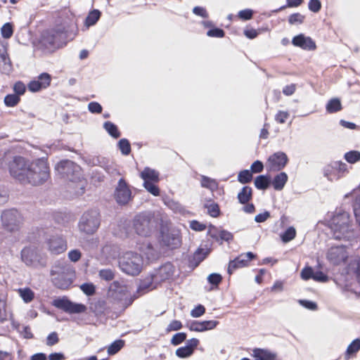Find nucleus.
Wrapping results in <instances>:
<instances>
[{
  "label": "nucleus",
  "instance_id": "nucleus-1",
  "mask_svg": "<svg viewBox=\"0 0 360 360\" xmlns=\"http://www.w3.org/2000/svg\"><path fill=\"white\" fill-rule=\"evenodd\" d=\"M56 171L67 179L70 191L75 195H80L84 193L86 181L83 178L82 169L70 160H62L56 166Z\"/></svg>",
  "mask_w": 360,
  "mask_h": 360
},
{
  "label": "nucleus",
  "instance_id": "nucleus-2",
  "mask_svg": "<svg viewBox=\"0 0 360 360\" xmlns=\"http://www.w3.org/2000/svg\"><path fill=\"white\" fill-rule=\"evenodd\" d=\"M330 229L335 239L349 242L351 246L357 242L359 233L353 228L347 212H343L335 215L332 219Z\"/></svg>",
  "mask_w": 360,
  "mask_h": 360
},
{
  "label": "nucleus",
  "instance_id": "nucleus-3",
  "mask_svg": "<svg viewBox=\"0 0 360 360\" xmlns=\"http://www.w3.org/2000/svg\"><path fill=\"white\" fill-rule=\"evenodd\" d=\"M25 184L34 186L42 184L50 176L49 167L46 160L41 158L30 162Z\"/></svg>",
  "mask_w": 360,
  "mask_h": 360
},
{
  "label": "nucleus",
  "instance_id": "nucleus-4",
  "mask_svg": "<svg viewBox=\"0 0 360 360\" xmlns=\"http://www.w3.org/2000/svg\"><path fill=\"white\" fill-rule=\"evenodd\" d=\"M334 281L345 291L360 295V271H339Z\"/></svg>",
  "mask_w": 360,
  "mask_h": 360
},
{
  "label": "nucleus",
  "instance_id": "nucleus-5",
  "mask_svg": "<svg viewBox=\"0 0 360 360\" xmlns=\"http://www.w3.org/2000/svg\"><path fill=\"white\" fill-rule=\"evenodd\" d=\"M30 161L21 156H15L8 162V167L11 175L25 184L27 180V171L30 166Z\"/></svg>",
  "mask_w": 360,
  "mask_h": 360
},
{
  "label": "nucleus",
  "instance_id": "nucleus-6",
  "mask_svg": "<svg viewBox=\"0 0 360 360\" xmlns=\"http://www.w3.org/2000/svg\"><path fill=\"white\" fill-rule=\"evenodd\" d=\"M99 226L100 217L97 210H90L84 213L78 224L80 232L87 235L94 234Z\"/></svg>",
  "mask_w": 360,
  "mask_h": 360
},
{
  "label": "nucleus",
  "instance_id": "nucleus-7",
  "mask_svg": "<svg viewBox=\"0 0 360 360\" xmlns=\"http://www.w3.org/2000/svg\"><path fill=\"white\" fill-rule=\"evenodd\" d=\"M118 264L121 270H141L144 260L141 255L129 251L120 257Z\"/></svg>",
  "mask_w": 360,
  "mask_h": 360
},
{
  "label": "nucleus",
  "instance_id": "nucleus-8",
  "mask_svg": "<svg viewBox=\"0 0 360 360\" xmlns=\"http://www.w3.org/2000/svg\"><path fill=\"white\" fill-rule=\"evenodd\" d=\"M152 218L153 214L150 212H141L134 217L133 228L139 236L143 237L150 236L153 230Z\"/></svg>",
  "mask_w": 360,
  "mask_h": 360
},
{
  "label": "nucleus",
  "instance_id": "nucleus-9",
  "mask_svg": "<svg viewBox=\"0 0 360 360\" xmlns=\"http://www.w3.org/2000/svg\"><path fill=\"white\" fill-rule=\"evenodd\" d=\"M21 259L27 266L34 268L41 267L44 264V259L34 245L27 246L22 250Z\"/></svg>",
  "mask_w": 360,
  "mask_h": 360
},
{
  "label": "nucleus",
  "instance_id": "nucleus-10",
  "mask_svg": "<svg viewBox=\"0 0 360 360\" xmlns=\"http://www.w3.org/2000/svg\"><path fill=\"white\" fill-rule=\"evenodd\" d=\"M52 305L69 314H79L86 309L85 305L71 302L66 297H58L52 302Z\"/></svg>",
  "mask_w": 360,
  "mask_h": 360
},
{
  "label": "nucleus",
  "instance_id": "nucleus-11",
  "mask_svg": "<svg viewBox=\"0 0 360 360\" xmlns=\"http://www.w3.org/2000/svg\"><path fill=\"white\" fill-rule=\"evenodd\" d=\"M326 257L332 264L340 265L348 258V252L345 245L333 246L328 250Z\"/></svg>",
  "mask_w": 360,
  "mask_h": 360
},
{
  "label": "nucleus",
  "instance_id": "nucleus-12",
  "mask_svg": "<svg viewBox=\"0 0 360 360\" xmlns=\"http://www.w3.org/2000/svg\"><path fill=\"white\" fill-rule=\"evenodd\" d=\"M288 161V158L286 154L278 151L269 157L266 167L269 171L278 172L285 167Z\"/></svg>",
  "mask_w": 360,
  "mask_h": 360
},
{
  "label": "nucleus",
  "instance_id": "nucleus-13",
  "mask_svg": "<svg viewBox=\"0 0 360 360\" xmlns=\"http://www.w3.org/2000/svg\"><path fill=\"white\" fill-rule=\"evenodd\" d=\"M3 226L10 231L15 230L20 222V214L17 210H8L1 214Z\"/></svg>",
  "mask_w": 360,
  "mask_h": 360
},
{
  "label": "nucleus",
  "instance_id": "nucleus-14",
  "mask_svg": "<svg viewBox=\"0 0 360 360\" xmlns=\"http://www.w3.org/2000/svg\"><path fill=\"white\" fill-rule=\"evenodd\" d=\"M115 198L120 205H126L131 199V191L123 179H120L115 191Z\"/></svg>",
  "mask_w": 360,
  "mask_h": 360
},
{
  "label": "nucleus",
  "instance_id": "nucleus-15",
  "mask_svg": "<svg viewBox=\"0 0 360 360\" xmlns=\"http://www.w3.org/2000/svg\"><path fill=\"white\" fill-rule=\"evenodd\" d=\"M63 34V32L60 30H46L41 34L40 43L43 46L49 49L51 46L58 44Z\"/></svg>",
  "mask_w": 360,
  "mask_h": 360
},
{
  "label": "nucleus",
  "instance_id": "nucleus-16",
  "mask_svg": "<svg viewBox=\"0 0 360 360\" xmlns=\"http://www.w3.org/2000/svg\"><path fill=\"white\" fill-rule=\"evenodd\" d=\"M48 250L53 255H59L67 249V243L59 236H52L46 240Z\"/></svg>",
  "mask_w": 360,
  "mask_h": 360
},
{
  "label": "nucleus",
  "instance_id": "nucleus-17",
  "mask_svg": "<svg viewBox=\"0 0 360 360\" xmlns=\"http://www.w3.org/2000/svg\"><path fill=\"white\" fill-rule=\"evenodd\" d=\"M255 257V255L248 252L245 254H241L233 260L230 261L229 264L228 270L233 269H242L246 267L249 262H250Z\"/></svg>",
  "mask_w": 360,
  "mask_h": 360
},
{
  "label": "nucleus",
  "instance_id": "nucleus-18",
  "mask_svg": "<svg viewBox=\"0 0 360 360\" xmlns=\"http://www.w3.org/2000/svg\"><path fill=\"white\" fill-rule=\"evenodd\" d=\"M11 69V63L7 54L6 46L0 39V71L4 74H8Z\"/></svg>",
  "mask_w": 360,
  "mask_h": 360
},
{
  "label": "nucleus",
  "instance_id": "nucleus-19",
  "mask_svg": "<svg viewBox=\"0 0 360 360\" xmlns=\"http://www.w3.org/2000/svg\"><path fill=\"white\" fill-rule=\"evenodd\" d=\"M218 323V321L213 320L203 321H194L188 324V328L192 331L203 332L214 329Z\"/></svg>",
  "mask_w": 360,
  "mask_h": 360
},
{
  "label": "nucleus",
  "instance_id": "nucleus-20",
  "mask_svg": "<svg viewBox=\"0 0 360 360\" xmlns=\"http://www.w3.org/2000/svg\"><path fill=\"white\" fill-rule=\"evenodd\" d=\"M292 43L295 46L300 47L305 50H314L316 48L315 42L309 37L300 34L293 37Z\"/></svg>",
  "mask_w": 360,
  "mask_h": 360
},
{
  "label": "nucleus",
  "instance_id": "nucleus-21",
  "mask_svg": "<svg viewBox=\"0 0 360 360\" xmlns=\"http://www.w3.org/2000/svg\"><path fill=\"white\" fill-rule=\"evenodd\" d=\"M157 278V274H148L144 280L141 281L138 287V292H143V293H144L146 290L155 288L156 283L159 282Z\"/></svg>",
  "mask_w": 360,
  "mask_h": 360
},
{
  "label": "nucleus",
  "instance_id": "nucleus-22",
  "mask_svg": "<svg viewBox=\"0 0 360 360\" xmlns=\"http://www.w3.org/2000/svg\"><path fill=\"white\" fill-rule=\"evenodd\" d=\"M53 284L58 288L67 289L72 284V279L67 277L63 271H54L52 274Z\"/></svg>",
  "mask_w": 360,
  "mask_h": 360
},
{
  "label": "nucleus",
  "instance_id": "nucleus-23",
  "mask_svg": "<svg viewBox=\"0 0 360 360\" xmlns=\"http://www.w3.org/2000/svg\"><path fill=\"white\" fill-rule=\"evenodd\" d=\"M210 250L207 248H199L189 260V266L195 268L208 255Z\"/></svg>",
  "mask_w": 360,
  "mask_h": 360
},
{
  "label": "nucleus",
  "instance_id": "nucleus-24",
  "mask_svg": "<svg viewBox=\"0 0 360 360\" xmlns=\"http://www.w3.org/2000/svg\"><path fill=\"white\" fill-rule=\"evenodd\" d=\"M162 243L172 248H176L180 245V239L178 233H162Z\"/></svg>",
  "mask_w": 360,
  "mask_h": 360
},
{
  "label": "nucleus",
  "instance_id": "nucleus-25",
  "mask_svg": "<svg viewBox=\"0 0 360 360\" xmlns=\"http://www.w3.org/2000/svg\"><path fill=\"white\" fill-rule=\"evenodd\" d=\"M252 356L255 360H276L275 353L264 349H255Z\"/></svg>",
  "mask_w": 360,
  "mask_h": 360
},
{
  "label": "nucleus",
  "instance_id": "nucleus-26",
  "mask_svg": "<svg viewBox=\"0 0 360 360\" xmlns=\"http://www.w3.org/2000/svg\"><path fill=\"white\" fill-rule=\"evenodd\" d=\"M360 351V338L354 339L347 347L344 357L345 360L356 356V354Z\"/></svg>",
  "mask_w": 360,
  "mask_h": 360
},
{
  "label": "nucleus",
  "instance_id": "nucleus-27",
  "mask_svg": "<svg viewBox=\"0 0 360 360\" xmlns=\"http://www.w3.org/2000/svg\"><path fill=\"white\" fill-rule=\"evenodd\" d=\"M143 182H158L160 181L159 172L156 170L146 167L141 173Z\"/></svg>",
  "mask_w": 360,
  "mask_h": 360
},
{
  "label": "nucleus",
  "instance_id": "nucleus-28",
  "mask_svg": "<svg viewBox=\"0 0 360 360\" xmlns=\"http://www.w3.org/2000/svg\"><path fill=\"white\" fill-rule=\"evenodd\" d=\"M288 176L285 172H281L276 175L271 182L274 188L281 191L287 183Z\"/></svg>",
  "mask_w": 360,
  "mask_h": 360
},
{
  "label": "nucleus",
  "instance_id": "nucleus-29",
  "mask_svg": "<svg viewBox=\"0 0 360 360\" xmlns=\"http://www.w3.org/2000/svg\"><path fill=\"white\" fill-rule=\"evenodd\" d=\"M141 251L146 255L148 261H153L158 256V252L153 248L151 244L147 243L144 245L141 248Z\"/></svg>",
  "mask_w": 360,
  "mask_h": 360
},
{
  "label": "nucleus",
  "instance_id": "nucleus-30",
  "mask_svg": "<svg viewBox=\"0 0 360 360\" xmlns=\"http://www.w3.org/2000/svg\"><path fill=\"white\" fill-rule=\"evenodd\" d=\"M17 291L25 303H30L34 297V292L29 288H19Z\"/></svg>",
  "mask_w": 360,
  "mask_h": 360
},
{
  "label": "nucleus",
  "instance_id": "nucleus-31",
  "mask_svg": "<svg viewBox=\"0 0 360 360\" xmlns=\"http://www.w3.org/2000/svg\"><path fill=\"white\" fill-rule=\"evenodd\" d=\"M252 188L249 186H244L238 194V199L241 204H245L252 198Z\"/></svg>",
  "mask_w": 360,
  "mask_h": 360
},
{
  "label": "nucleus",
  "instance_id": "nucleus-32",
  "mask_svg": "<svg viewBox=\"0 0 360 360\" xmlns=\"http://www.w3.org/2000/svg\"><path fill=\"white\" fill-rule=\"evenodd\" d=\"M270 184V179L265 175H259L255 179V186L259 190L266 189Z\"/></svg>",
  "mask_w": 360,
  "mask_h": 360
},
{
  "label": "nucleus",
  "instance_id": "nucleus-33",
  "mask_svg": "<svg viewBox=\"0 0 360 360\" xmlns=\"http://www.w3.org/2000/svg\"><path fill=\"white\" fill-rule=\"evenodd\" d=\"M326 110L329 113H334L342 109V105L340 99L335 98L330 99L326 104Z\"/></svg>",
  "mask_w": 360,
  "mask_h": 360
},
{
  "label": "nucleus",
  "instance_id": "nucleus-34",
  "mask_svg": "<svg viewBox=\"0 0 360 360\" xmlns=\"http://www.w3.org/2000/svg\"><path fill=\"white\" fill-rule=\"evenodd\" d=\"M103 128L105 131L114 139H117L120 136V132L117 127L112 122L108 121L103 124Z\"/></svg>",
  "mask_w": 360,
  "mask_h": 360
},
{
  "label": "nucleus",
  "instance_id": "nucleus-35",
  "mask_svg": "<svg viewBox=\"0 0 360 360\" xmlns=\"http://www.w3.org/2000/svg\"><path fill=\"white\" fill-rule=\"evenodd\" d=\"M118 248L114 245H106L101 250V253L107 258L115 257L118 254Z\"/></svg>",
  "mask_w": 360,
  "mask_h": 360
},
{
  "label": "nucleus",
  "instance_id": "nucleus-36",
  "mask_svg": "<svg viewBox=\"0 0 360 360\" xmlns=\"http://www.w3.org/2000/svg\"><path fill=\"white\" fill-rule=\"evenodd\" d=\"M200 184L202 187L207 188L211 191H214L218 188L217 181L206 176H201Z\"/></svg>",
  "mask_w": 360,
  "mask_h": 360
},
{
  "label": "nucleus",
  "instance_id": "nucleus-37",
  "mask_svg": "<svg viewBox=\"0 0 360 360\" xmlns=\"http://www.w3.org/2000/svg\"><path fill=\"white\" fill-rule=\"evenodd\" d=\"M101 17V12L98 10L91 11L87 15L85 24L87 27L94 25Z\"/></svg>",
  "mask_w": 360,
  "mask_h": 360
},
{
  "label": "nucleus",
  "instance_id": "nucleus-38",
  "mask_svg": "<svg viewBox=\"0 0 360 360\" xmlns=\"http://www.w3.org/2000/svg\"><path fill=\"white\" fill-rule=\"evenodd\" d=\"M204 206L207 210V212L211 217H217L219 215L220 211L219 205L213 201H207Z\"/></svg>",
  "mask_w": 360,
  "mask_h": 360
},
{
  "label": "nucleus",
  "instance_id": "nucleus-39",
  "mask_svg": "<svg viewBox=\"0 0 360 360\" xmlns=\"http://www.w3.org/2000/svg\"><path fill=\"white\" fill-rule=\"evenodd\" d=\"M296 236V230L294 227H288L283 233L281 234V238L283 243H288L293 240Z\"/></svg>",
  "mask_w": 360,
  "mask_h": 360
},
{
  "label": "nucleus",
  "instance_id": "nucleus-40",
  "mask_svg": "<svg viewBox=\"0 0 360 360\" xmlns=\"http://www.w3.org/2000/svg\"><path fill=\"white\" fill-rule=\"evenodd\" d=\"M344 158L347 162L354 164L360 160V152L357 150H351L346 153Z\"/></svg>",
  "mask_w": 360,
  "mask_h": 360
},
{
  "label": "nucleus",
  "instance_id": "nucleus-41",
  "mask_svg": "<svg viewBox=\"0 0 360 360\" xmlns=\"http://www.w3.org/2000/svg\"><path fill=\"white\" fill-rule=\"evenodd\" d=\"M124 344V342L122 340H115V342H113L108 348V354H115L123 347Z\"/></svg>",
  "mask_w": 360,
  "mask_h": 360
},
{
  "label": "nucleus",
  "instance_id": "nucleus-42",
  "mask_svg": "<svg viewBox=\"0 0 360 360\" xmlns=\"http://www.w3.org/2000/svg\"><path fill=\"white\" fill-rule=\"evenodd\" d=\"M252 179V174L248 169H245L239 172L238 175V180L241 184H247L251 181Z\"/></svg>",
  "mask_w": 360,
  "mask_h": 360
},
{
  "label": "nucleus",
  "instance_id": "nucleus-43",
  "mask_svg": "<svg viewBox=\"0 0 360 360\" xmlns=\"http://www.w3.org/2000/svg\"><path fill=\"white\" fill-rule=\"evenodd\" d=\"M157 182H143V187L146 190L151 193L154 196L160 195V189L158 186L155 185Z\"/></svg>",
  "mask_w": 360,
  "mask_h": 360
},
{
  "label": "nucleus",
  "instance_id": "nucleus-44",
  "mask_svg": "<svg viewBox=\"0 0 360 360\" xmlns=\"http://www.w3.org/2000/svg\"><path fill=\"white\" fill-rule=\"evenodd\" d=\"M193 352V351L185 345L184 347H181L176 350V355L181 359L188 358L191 356Z\"/></svg>",
  "mask_w": 360,
  "mask_h": 360
},
{
  "label": "nucleus",
  "instance_id": "nucleus-45",
  "mask_svg": "<svg viewBox=\"0 0 360 360\" xmlns=\"http://www.w3.org/2000/svg\"><path fill=\"white\" fill-rule=\"evenodd\" d=\"M20 101L19 96L17 94H8L4 98V103L6 106L13 107Z\"/></svg>",
  "mask_w": 360,
  "mask_h": 360
},
{
  "label": "nucleus",
  "instance_id": "nucleus-46",
  "mask_svg": "<svg viewBox=\"0 0 360 360\" xmlns=\"http://www.w3.org/2000/svg\"><path fill=\"white\" fill-rule=\"evenodd\" d=\"M118 147L123 155H129L131 152V146L129 141L126 139H122L118 142Z\"/></svg>",
  "mask_w": 360,
  "mask_h": 360
},
{
  "label": "nucleus",
  "instance_id": "nucleus-47",
  "mask_svg": "<svg viewBox=\"0 0 360 360\" xmlns=\"http://www.w3.org/2000/svg\"><path fill=\"white\" fill-rule=\"evenodd\" d=\"M37 81L43 89H46L50 85L51 76L48 73H41L37 77Z\"/></svg>",
  "mask_w": 360,
  "mask_h": 360
},
{
  "label": "nucleus",
  "instance_id": "nucleus-48",
  "mask_svg": "<svg viewBox=\"0 0 360 360\" xmlns=\"http://www.w3.org/2000/svg\"><path fill=\"white\" fill-rule=\"evenodd\" d=\"M221 231V229L210 224L208 227L207 235L216 241L219 242V233Z\"/></svg>",
  "mask_w": 360,
  "mask_h": 360
},
{
  "label": "nucleus",
  "instance_id": "nucleus-49",
  "mask_svg": "<svg viewBox=\"0 0 360 360\" xmlns=\"http://www.w3.org/2000/svg\"><path fill=\"white\" fill-rule=\"evenodd\" d=\"M1 35L5 39L11 37L13 33V27L11 23L7 22L3 25L1 30Z\"/></svg>",
  "mask_w": 360,
  "mask_h": 360
},
{
  "label": "nucleus",
  "instance_id": "nucleus-50",
  "mask_svg": "<svg viewBox=\"0 0 360 360\" xmlns=\"http://www.w3.org/2000/svg\"><path fill=\"white\" fill-rule=\"evenodd\" d=\"M165 204L168 206L170 209L173 210L176 212H180L182 210L181 206L177 202L171 200L169 198L163 199Z\"/></svg>",
  "mask_w": 360,
  "mask_h": 360
},
{
  "label": "nucleus",
  "instance_id": "nucleus-51",
  "mask_svg": "<svg viewBox=\"0 0 360 360\" xmlns=\"http://www.w3.org/2000/svg\"><path fill=\"white\" fill-rule=\"evenodd\" d=\"M304 16L299 13H293L289 16L288 22L291 25H300L303 22Z\"/></svg>",
  "mask_w": 360,
  "mask_h": 360
},
{
  "label": "nucleus",
  "instance_id": "nucleus-52",
  "mask_svg": "<svg viewBox=\"0 0 360 360\" xmlns=\"http://www.w3.org/2000/svg\"><path fill=\"white\" fill-rule=\"evenodd\" d=\"M349 270L360 271V257L359 256H352L349 259Z\"/></svg>",
  "mask_w": 360,
  "mask_h": 360
},
{
  "label": "nucleus",
  "instance_id": "nucleus-53",
  "mask_svg": "<svg viewBox=\"0 0 360 360\" xmlns=\"http://www.w3.org/2000/svg\"><path fill=\"white\" fill-rule=\"evenodd\" d=\"M298 302L303 307L311 311H316L318 309L317 304L313 301L307 300H299Z\"/></svg>",
  "mask_w": 360,
  "mask_h": 360
},
{
  "label": "nucleus",
  "instance_id": "nucleus-54",
  "mask_svg": "<svg viewBox=\"0 0 360 360\" xmlns=\"http://www.w3.org/2000/svg\"><path fill=\"white\" fill-rule=\"evenodd\" d=\"M252 15L253 11L250 8L241 10L238 13V18L243 20H250L252 18Z\"/></svg>",
  "mask_w": 360,
  "mask_h": 360
},
{
  "label": "nucleus",
  "instance_id": "nucleus-55",
  "mask_svg": "<svg viewBox=\"0 0 360 360\" xmlns=\"http://www.w3.org/2000/svg\"><path fill=\"white\" fill-rule=\"evenodd\" d=\"M312 279L317 282L324 283L328 281V276L324 273V271H314Z\"/></svg>",
  "mask_w": 360,
  "mask_h": 360
},
{
  "label": "nucleus",
  "instance_id": "nucleus-56",
  "mask_svg": "<svg viewBox=\"0 0 360 360\" xmlns=\"http://www.w3.org/2000/svg\"><path fill=\"white\" fill-rule=\"evenodd\" d=\"M186 338V334L184 333H178L173 335L171 343L174 345H178L184 342Z\"/></svg>",
  "mask_w": 360,
  "mask_h": 360
},
{
  "label": "nucleus",
  "instance_id": "nucleus-57",
  "mask_svg": "<svg viewBox=\"0 0 360 360\" xmlns=\"http://www.w3.org/2000/svg\"><path fill=\"white\" fill-rule=\"evenodd\" d=\"M205 312V308L202 304H198L191 311V316L193 318H198L202 316Z\"/></svg>",
  "mask_w": 360,
  "mask_h": 360
},
{
  "label": "nucleus",
  "instance_id": "nucleus-58",
  "mask_svg": "<svg viewBox=\"0 0 360 360\" xmlns=\"http://www.w3.org/2000/svg\"><path fill=\"white\" fill-rule=\"evenodd\" d=\"M222 277L219 274L213 273L208 276L207 281L210 283L217 286L221 281Z\"/></svg>",
  "mask_w": 360,
  "mask_h": 360
},
{
  "label": "nucleus",
  "instance_id": "nucleus-59",
  "mask_svg": "<svg viewBox=\"0 0 360 360\" xmlns=\"http://www.w3.org/2000/svg\"><path fill=\"white\" fill-rule=\"evenodd\" d=\"M224 30L219 28H214L207 32V35L210 37L222 38L224 37Z\"/></svg>",
  "mask_w": 360,
  "mask_h": 360
},
{
  "label": "nucleus",
  "instance_id": "nucleus-60",
  "mask_svg": "<svg viewBox=\"0 0 360 360\" xmlns=\"http://www.w3.org/2000/svg\"><path fill=\"white\" fill-rule=\"evenodd\" d=\"M80 288L86 295H92L95 292V287L91 283H84Z\"/></svg>",
  "mask_w": 360,
  "mask_h": 360
},
{
  "label": "nucleus",
  "instance_id": "nucleus-61",
  "mask_svg": "<svg viewBox=\"0 0 360 360\" xmlns=\"http://www.w3.org/2000/svg\"><path fill=\"white\" fill-rule=\"evenodd\" d=\"M308 7L311 11L317 13L321 8V3L319 0H309Z\"/></svg>",
  "mask_w": 360,
  "mask_h": 360
},
{
  "label": "nucleus",
  "instance_id": "nucleus-62",
  "mask_svg": "<svg viewBox=\"0 0 360 360\" xmlns=\"http://www.w3.org/2000/svg\"><path fill=\"white\" fill-rule=\"evenodd\" d=\"M289 115V113L286 111H278L275 116V120L277 122L283 124L285 122Z\"/></svg>",
  "mask_w": 360,
  "mask_h": 360
},
{
  "label": "nucleus",
  "instance_id": "nucleus-63",
  "mask_svg": "<svg viewBox=\"0 0 360 360\" xmlns=\"http://www.w3.org/2000/svg\"><path fill=\"white\" fill-rule=\"evenodd\" d=\"M193 13L203 18H207L209 15L207 10L204 7L195 6L193 8Z\"/></svg>",
  "mask_w": 360,
  "mask_h": 360
},
{
  "label": "nucleus",
  "instance_id": "nucleus-64",
  "mask_svg": "<svg viewBox=\"0 0 360 360\" xmlns=\"http://www.w3.org/2000/svg\"><path fill=\"white\" fill-rule=\"evenodd\" d=\"M354 213L356 222L360 224V197L356 200L354 204Z\"/></svg>",
  "mask_w": 360,
  "mask_h": 360
}]
</instances>
